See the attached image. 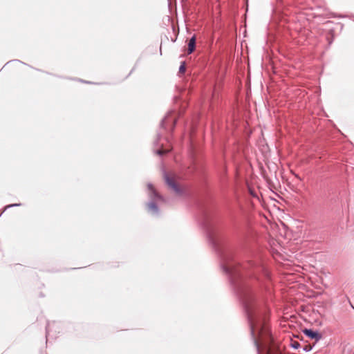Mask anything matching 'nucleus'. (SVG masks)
Segmentation results:
<instances>
[{
  "label": "nucleus",
  "mask_w": 354,
  "mask_h": 354,
  "mask_svg": "<svg viewBox=\"0 0 354 354\" xmlns=\"http://www.w3.org/2000/svg\"><path fill=\"white\" fill-rule=\"evenodd\" d=\"M165 183L170 190L176 195H181L185 192V185L181 184L180 178L176 174L169 172L164 175Z\"/></svg>",
  "instance_id": "obj_1"
},
{
  "label": "nucleus",
  "mask_w": 354,
  "mask_h": 354,
  "mask_svg": "<svg viewBox=\"0 0 354 354\" xmlns=\"http://www.w3.org/2000/svg\"><path fill=\"white\" fill-rule=\"evenodd\" d=\"M271 228L272 230V234L277 238V243L280 245V237L286 239L288 234L289 236L288 231L287 232V227L285 223H280V225H278L277 223H271Z\"/></svg>",
  "instance_id": "obj_2"
},
{
  "label": "nucleus",
  "mask_w": 354,
  "mask_h": 354,
  "mask_svg": "<svg viewBox=\"0 0 354 354\" xmlns=\"http://www.w3.org/2000/svg\"><path fill=\"white\" fill-rule=\"evenodd\" d=\"M250 322L251 324L252 333L254 334L256 332H258L259 333L260 341L265 344L266 343L267 340L266 339V337H264L266 335H268L269 338L271 339L268 333V330L266 327H260L259 324L256 322L252 317H250Z\"/></svg>",
  "instance_id": "obj_3"
},
{
  "label": "nucleus",
  "mask_w": 354,
  "mask_h": 354,
  "mask_svg": "<svg viewBox=\"0 0 354 354\" xmlns=\"http://www.w3.org/2000/svg\"><path fill=\"white\" fill-rule=\"evenodd\" d=\"M147 188L149 190V194L152 200L157 201L162 199L161 196L158 194L152 185L149 184L147 185Z\"/></svg>",
  "instance_id": "obj_4"
},
{
  "label": "nucleus",
  "mask_w": 354,
  "mask_h": 354,
  "mask_svg": "<svg viewBox=\"0 0 354 354\" xmlns=\"http://www.w3.org/2000/svg\"><path fill=\"white\" fill-rule=\"evenodd\" d=\"M303 332L308 337L311 339H315L316 341L319 340L322 337V335L319 333L314 331L311 329H304Z\"/></svg>",
  "instance_id": "obj_5"
},
{
  "label": "nucleus",
  "mask_w": 354,
  "mask_h": 354,
  "mask_svg": "<svg viewBox=\"0 0 354 354\" xmlns=\"http://www.w3.org/2000/svg\"><path fill=\"white\" fill-rule=\"evenodd\" d=\"M196 46V37L193 36L188 42L187 52V54H191L194 52Z\"/></svg>",
  "instance_id": "obj_6"
},
{
  "label": "nucleus",
  "mask_w": 354,
  "mask_h": 354,
  "mask_svg": "<svg viewBox=\"0 0 354 354\" xmlns=\"http://www.w3.org/2000/svg\"><path fill=\"white\" fill-rule=\"evenodd\" d=\"M148 211L151 214H155L158 212V208L155 203L151 202L147 205Z\"/></svg>",
  "instance_id": "obj_7"
},
{
  "label": "nucleus",
  "mask_w": 354,
  "mask_h": 354,
  "mask_svg": "<svg viewBox=\"0 0 354 354\" xmlns=\"http://www.w3.org/2000/svg\"><path fill=\"white\" fill-rule=\"evenodd\" d=\"M185 62H183L179 68V73L183 74L185 72Z\"/></svg>",
  "instance_id": "obj_8"
},
{
  "label": "nucleus",
  "mask_w": 354,
  "mask_h": 354,
  "mask_svg": "<svg viewBox=\"0 0 354 354\" xmlns=\"http://www.w3.org/2000/svg\"><path fill=\"white\" fill-rule=\"evenodd\" d=\"M170 149H160V150H158L157 151V153L158 155H162L164 153H167L168 151H169Z\"/></svg>",
  "instance_id": "obj_9"
},
{
  "label": "nucleus",
  "mask_w": 354,
  "mask_h": 354,
  "mask_svg": "<svg viewBox=\"0 0 354 354\" xmlns=\"http://www.w3.org/2000/svg\"><path fill=\"white\" fill-rule=\"evenodd\" d=\"M17 205H19L13 204V205H10L6 206L4 209V210L3 211L2 214L6 213L8 210V209H10V207H14V206H17Z\"/></svg>",
  "instance_id": "obj_10"
},
{
  "label": "nucleus",
  "mask_w": 354,
  "mask_h": 354,
  "mask_svg": "<svg viewBox=\"0 0 354 354\" xmlns=\"http://www.w3.org/2000/svg\"><path fill=\"white\" fill-rule=\"evenodd\" d=\"M274 249L277 250V252H276L275 254H274V256H275V257H276V256H277H277H281V253H280V252L277 250V248H274Z\"/></svg>",
  "instance_id": "obj_11"
},
{
  "label": "nucleus",
  "mask_w": 354,
  "mask_h": 354,
  "mask_svg": "<svg viewBox=\"0 0 354 354\" xmlns=\"http://www.w3.org/2000/svg\"><path fill=\"white\" fill-rule=\"evenodd\" d=\"M298 344H299L298 342H296L295 344H294V346L297 347V345H298Z\"/></svg>",
  "instance_id": "obj_12"
},
{
  "label": "nucleus",
  "mask_w": 354,
  "mask_h": 354,
  "mask_svg": "<svg viewBox=\"0 0 354 354\" xmlns=\"http://www.w3.org/2000/svg\"><path fill=\"white\" fill-rule=\"evenodd\" d=\"M298 344H299L298 342H296L295 344H294V346L297 347V345H298Z\"/></svg>",
  "instance_id": "obj_13"
}]
</instances>
